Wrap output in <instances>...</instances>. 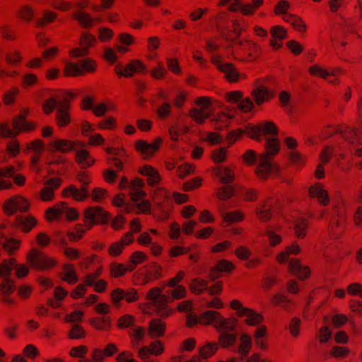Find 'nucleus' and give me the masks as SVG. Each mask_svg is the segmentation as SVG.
<instances>
[{
	"instance_id": "f257e3e1",
	"label": "nucleus",
	"mask_w": 362,
	"mask_h": 362,
	"mask_svg": "<svg viewBox=\"0 0 362 362\" xmlns=\"http://www.w3.org/2000/svg\"><path fill=\"white\" fill-rule=\"evenodd\" d=\"M334 215L329 223L328 230L333 238H338L344 232L346 219V207L343 199L334 204Z\"/></svg>"
},
{
	"instance_id": "f03ea898",
	"label": "nucleus",
	"mask_w": 362,
	"mask_h": 362,
	"mask_svg": "<svg viewBox=\"0 0 362 362\" xmlns=\"http://www.w3.org/2000/svg\"><path fill=\"white\" fill-rule=\"evenodd\" d=\"M29 265L37 271L50 270L57 265V261L38 249H31L27 255Z\"/></svg>"
},
{
	"instance_id": "7ed1b4c3",
	"label": "nucleus",
	"mask_w": 362,
	"mask_h": 362,
	"mask_svg": "<svg viewBox=\"0 0 362 362\" xmlns=\"http://www.w3.org/2000/svg\"><path fill=\"white\" fill-rule=\"evenodd\" d=\"M245 132L248 136L255 140H260L261 136L276 138L279 133L277 126L272 121H263L257 125L248 124L245 127Z\"/></svg>"
},
{
	"instance_id": "20e7f679",
	"label": "nucleus",
	"mask_w": 362,
	"mask_h": 362,
	"mask_svg": "<svg viewBox=\"0 0 362 362\" xmlns=\"http://www.w3.org/2000/svg\"><path fill=\"white\" fill-rule=\"evenodd\" d=\"M230 306L236 311V315L239 317H245V322L249 326H257L264 321L263 316L256 313L254 310L244 307L238 300L230 301Z\"/></svg>"
},
{
	"instance_id": "39448f33",
	"label": "nucleus",
	"mask_w": 362,
	"mask_h": 362,
	"mask_svg": "<svg viewBox=\"0 0 362 362\" xmlns=\"http://www.w3.org/2000/svg\"><path fill=\"white\" fill-rule=\"evenodd\" d=\"M29 201L22 195H15L5 201L3 205L4 212L11 216L17 211L26 212L30 209Z\"/></svg>"
},
{
	"instance_id": "423d86ee",
	"label": "nucleus",
	"mask_w": 362,
	"mask_h": 362,
	"mask_svg": "<svg viewBox=\"0 0 362 362\" xmlns=\"http://www.w3.org/2000/svg\"><path fill=\"white\" fill-rule=\"evenodd\" d=\"M84 217L88 229H90L94 225L106 223L110 218V214L100 206H91L85 210Z\"/></svg>"
},
{
	"instance_id": "0eeeda50",
	"label": "nucleus",
	"mask_w": 362,
	"mask_h": 362,
	"mask_svg": "<svg viewBox=\"0 0 362 362\" xmlns=\"http://www.w3.org/2000/svg\"><path fill=\"white\" fill-rule=\"evenodd\" d=\"M163 140L157 137L151 144L144 140H138L135 143V149L144 158L147 159L152 157L160 148Z\"/></svg>"
},
{
	"instance_id": "6e6552de",
	"label": "nucleus",
	"mask_w": 362,
	"mask_h": 362,
	"mask_svg": "<svg viewBox=\"0 0 362 362\" xmlns=\"http://www.w3.org/2000/svg\"><path fill=\"white\" fill-rule=\"evenodd\" d=\"M262 79H257L254 83L255 88L251 93L253 100L258 106L262 105L265 102H268L274 96V93L271 90L262 84Z\"/></svg>"
},
{
	"instance_id": "1a4fd4ad",
	"label": "nucleus",
	"mask_w": 362,
	"mask_h": 362,
	"mask_svg": "<svg viewBox=\"0 0 362 362\" xmlns=\"http://www.w3.org/2000/svg\"><path fill=\"white\" fill-rule=\"evenodd\" d=\"M77 141H73L66 139H55L52 140L47 145V149L49 152H59L62 153H69L75 150Z\"/></svg>"
},
{
	"instance_id": "9d476101",
	"label": "nucleus",
	"mask_w": 362,
	"mask_h": 362,
	"mask_svg": "<svg viewBox=\"0 0 362 362\" xmlns=\"http://www.w3.org/2000/svg\"><path fill=\"white\" fill-rule=\"evenodd\" d=\"M349 130H352L351 127H348L346 125L340 124V125H327L325 126L321 131V136L324 139H327L333 135L337 134H341L342 137L345 141H346L349 144L352 145L353 146H356L361 145L359 142H352L349 139L346 138L347 132Z\"/></svg>"
},
{
	"instance_id": "9b49d317",
	"label": "nucleus",
	"mask_w": 362,
	"mask_h": 362,
	"mask_svg": "<svg viewBox=\"0 0 362 362\" xmlns=\"http://www.w3.org/2000/svg\"><path fill=\"white\" fill-rule=\"evenodd\" d=\"M308 71L310 76L324 80L327 79L329 76H337L344 74L343 69L339 67L327 69L317 64L310 66Z\"/></svg>"
},
{
	"instance_id": "f8f14e48",
	"label": "nucleus",
	"mask_w": 362,
	"mask_h": 362,
	"mask_svg": "<svg viewBox=\"0 0 362 362\" xmlns=\"http://www.w3.org/2000/svg\"><path fill=\"white\" fill-rule=\"evenodd\" d=\"M309 197L311 199H317V202L322 206H327L330 202V198L327 190L323 184L315 182L308 189Z\"/></svg>"
},
{
	"instance_id": "ddd939ff",
	"label": "nucleus",
	"mask_w": 362,
	"mask_h": 362,
	"mask_svg": "<svg viewBox=\"0 0 362 362\" xmlns=\"http://www.w3.org/2000/svg\"><path fill=\"white\" fill-rule=\"evenodd\" d=\"M69 108L70 104L67 98L59 101L58 110L56 114V123L60 128L67 127L71 122Z\"/></svg>"
},
{
	"instance_id": "4468645a",
	"label": "nucleus",
	"mask_w": 362,
	"mask_h": 362,
	"mask_svg": "<svg viewBox=\"0 0 362 362\" xmlns=\"http://www.w3.org/2000/svg\"><path fill=\"white\" fill-rule=\"evenodd\" d=\"M165 350L163 343L160 340H155L148 346H144L138 351V356L141 360L148 359L150 356H160Z\"/></svg>"
},
{
	"instance_id": "2eb2a0df",
	"label": "nucleus",
	"mask_w": 362,
	"mask_h": 362,
	"mask_svg": "<svg viewBox=\"0 0 362 362\" xmlns=\"http://www.w3.org/2000/svg\"><path fill=\"white\" fill-rule=\"evenodd\" d=\"M351 129L352 130L347 132L346 138L352 142H359L362 145V98L358 104V117L356 125Z\"/></svg>"
},
{
	"instance_id": "dca6fc26",
	"label": "nucleus",
	"mask_w": 362,
	"mask_h": 362,
	"mask_svg": "<svg viewBox=\"0 0 362 362\" xmlns=\"http://www.w3.org/2000/svg\"><path fill=\"white\" fill-rule=\"evenodd\" d=\"M272 39L269 45L274 50L281 49L283 46V40L288 37L286 30L281 25H274L270 29Z\"/></svg>"
},
{
	"instance_id": "f3484780",
	"label": "nucleus",
	"mask_w": 362,
	"mask_h": 362,
	"mask_svg": "<svg viewBox=\"0 0 362 362\" xmlns=\"http://www.w3.org/2000/svg\"><path fill=\"white\" fill-rule=\"evenodd\" d=\"M62 184L60 178H52L45 182V186L39 193L40 199L43 202H50L54 197V190Z\"/></svg>"
},
{
	"instance_id": "a211bd4d",
	"label": "nucleus",
	"mask_w": 362,
	"mask_h": 362,
	"mask_svg": "<svg viewBox=\"0 0 362 362\" xmlns=\"http://www.w3.org/2000/svg\"><path fill=\"white\" fill-rule=\"evenodd\" d=\"M220 71L224 74L226 79L230 83H237L247 78L245 74L240 73L231 63H225L220 66Z\"/></svg>"
},
{
	"instance_id": "6ab92c4d",
	"label": "nucleus",
	"mask_w": 362,
	"mask_h": 362,
	"mask_svg": "<svg viewBox=\"0 0 362 362\" xmlns=\"http://www.w3.org/2000/svg\"><path fill=\"white\" fill-rule=\"evenodd\" d=\"M288 270L291 274L296 276L300 280H305L310 275L309 267L303 266L298 259H291L288 263Z\"/></svg>"
},
{
	"instance_id": "aec40b11",
	"label": "nucleus",
	"mask_w": 362,
	"mask_h": 362,
	"mask_svg": "<svg viewBox=\"0 0 362 362\" xmlns=\"http://www.w3.org/2000/svg\"><path fill=\"white\" fill-rule=\"evenodd\" d=\"M138 172L141 175L147 177V184L151 187L158 185L161 180L158 170L152 165H144L139 168Z\"/></svg>"
},
{
	"instance_id": "412c9836",
	"label": "nucleus",
	"mask_w": 362,
	"mask_h": 362,
	"mask_svg": "<svg viewBox=\"0 0 362 362\" xmlns=\"http://www.w3.org/2000/svg\"><path fill=\"white\" fill-rule=\"evenodd\" d=\"M62 195L64 198H73L75 201L82 202L88 197V187H81L77 188L74 185H70L64 189Z\"/></svg>"
},
{
	"instance_id": "4be33fe9",
	"label": "nucleus",
	"mask_w": 362,
	"mask_h": 362,
	"mask_svg": "<svg viewBox=\"0 0 362 362\" xmlns=\"http://www.w3.org/2000/svg\"><path fill=\"white\" fill-rule=\"evenodd\" d=\"M268 329L265 325L259 326L254 332V340L255 346L261 350L266 351L268 350Z\"/></svg>"
},
{
	"instance_id": "5701e85b",
	"label": "nucleus",
	"mask_w": 362,
	"mask_h": 362,
	"mask_svg": "<svg viewBox=\"0 0 362 362\" xmlns=\"http://www.w3.org/2000/svg\"><path fill=\"white\" fill-rule=\"evenodd\" d=\"M166 325L160 319H152L148 325V334L151 339L160 338L164 336Z\"/></svg>"
},
{
	"instance_id": "b1692460",
	"label": "nucleus",
	"mask_w": 362,
	"mask_h": 362,
	"mask_svg": "<svg viewBox=\"0 0 362 362\" xmlns=\"http://www.w3.org/2000/svg\"><path fill=\"white\" fill-rule=\"evenodd\" d=\"M238 320L235 317H223L219 313L215 329L218 332L234 331L237 328Z\"/></svg>"
},
{
	"instance_id": "393cba45",
	"label": "nucleus",
	"mask_w": 362,
	"mask_h": 362,
	"mask_svg": "<svg viewBox=\"0 0 362 362\" xmlns=\"http://www.w3.org/2000/svg\"><path fill=\"white\" fill-rule=\"evenodd\" d=\"M279 141L276 138H267L265 144V151L260 157L272 160L279 152Z\"/></svg>"
},
{
	"instance_id": "a878e982",
	"label": "nucleus",
	"mask_w": 362,
	"mask_h": 362,
	"mask_svg": "<svg viewBox=\"0 0 362 362\" xmlns=\"http://www.w3.org/2000/svg\"><path fill=\"white\" fill-rule=\"evenodd\" d=\"M59 277L62 281L71 285L76 284L78 281V277L74 264L69 263L63 265Z\"/></svg>"
},
{
	"instance_id": "bb28decb",
	"label": "nucleus",
	"mask_w": 362,
	"mask_h": 362,
	"mask_svg": "<svg viewBox=\"0 0 362 362\" xmlns=\"http://www.w3.org/2000/svg\"><path fill=\"white\" fill-rule=\"evenodd\" d=\"M66 207V202H61L45 211V219L49 222H53L60 219L64 214V209Z\"/></svg>"
},
{
	"instance_id": "cd10ccee",
	"label": "nucleus",
	"mask_w": 362,
	"mask_h": 362,
	"mask_svg": "<svg viewBox=\"0 0 362 362\" xmlns=\"http://www.w3.org/2000/svg\"><path fill=\"white\" fill-rule=\"evenodd\" d=\"M163 268L156 262L151 263L148 265L147 273L145 275L141 284L145 285L152 281L159 279L162 277Z\"/></svg>"
},
{
	"instance_id": "c85d7f7f",
	"label": "nucleus",
	"mask_w": 362,
	"mask_h": 362,
	"mask_svg": "<svg viewBox=\"0 0 362 362\" xmlns=\"http://www.w3.org/2000/svg\"><path fill=\"white\" fill-rule=\"evenodd\" d=\"M171 302L172 300L169 296L162 294L153 303L158 308V315L163 317H168L173 313V310L168 306V304Z\"/></svg>"
},
{
	"instance_id": "c756f323",
	"label": "nucleus",
	"mask_w": 362,
	"mask_h": 362,
	"mask_svg": "<svg viewBox=\"0 0 362 362\" xmlns=\"http://www.w3.org/2000/svg\"><path fill=\"white\" fill-rule=\"evenodd\" d=\"M213 172L216 177L220 179L221 183L230 184L233 182L235 179L234 172L224 166H218L213 169Z\"/></svg>"
},
{
	"instance_id": "7c9ffc66",
	"label": "nucleus",
	"mask_w": 362,
	"mask_h": 362,
	"mask_svg": "<svg viewBox=\"0 0 362 362\" xmlns=\"http://www.w3.org/2000/svg\"><path fill=\"white\" fill-rule=\"evenodd\" d=\"M252 346V340L248 334H243L240 337V344L238 347V354L240 356V360H243L249 354Z\"/></svg>"
},
{
	"instance_id": "2f4dec72",
	"label": "nucleus",
	"mask_w": 362,
	"mask_h": 362,
	"mask_svg": "<svg viewBox=\"0 0 362 362\" xmlns=\"http://www.w3.org/2000/svg\"><path fill=\"white\" fill-rule=\"evenodd\" d=\"M259 164L255 170V173L258 178L261 180L267 179L271 174L273 168L272 160L259 157Z\"/></svg>"
},
{
	"instance_id": "473e14b6",
	"label": "nucleus",
	"mask_w": 362,
	"mask_h": 362,
	"mask_svg": "<svg viewBox=\"0 0 362 362\" xmlns=\"http://www.w3.org/2000/svg\"><path fill=\"white\" fill-rule=\"evenodd\" d=\"M75 160L83 169L91 167L95 162L90 152L85 149L76 151Z\"/></svg>"
},
{
	"instance_id": "72a5a7b5",
	"label": "nucleus",
	"mask_w": 362,
	"mask_h": 362,
	"mask_svg": "<svg viewBox=\"0 0 362 362\" xmlns=\"http://www.w3.org/2000/svg\"><path fill=\"white\" fill-rule=\"evenodd\" d=\"M125 78L132 77L135 74L142 73L146 71V66L139 59L131 60L125 66Z\"/></svg>"
},
{
	"instance_id": "f704fd0d",
	"label": "nucleus",
	"mask_w": 362,
	"mask_h": 362,
	"mask_svg": "<svg viewBox=\"0 0 362 362\" xmlns=\"http://www.w3.org/2000/svg\"><path fill=\"white\" fill-rule=\"evenodd\" d=\"M13 129L18 132V135L21 132H30L35 128V124L31 122H27L25 116L18 115L13 119L12 123Z\"/></svg>"
},
{
	"instance_id": "c9c22d12",
	"label": "nucleus",
	"mask_w": 362,
	"mask_h": 362,
	"mask_svg": "<svg viewBox=\"0 0 362 362\" xmlns=\"http://www.w3.org/2000/svg\"><path fill=\"white\" fill-rule=\"evenodd\" d=\"M134 267L132 264L124 265L123 264L113 262L110 265V274L113 278H119L124 276L127 272H132Z\"/></svg>"
},
{
	"instance_id": "e433bc0d",
	"label": "nucleus",
	"mask_w": 362,
	"mask_h": 362,
	"mask_svg": "<svg viewBox=\"0 0 362 362\" xmlns=\"http://www.w3.org/2000/svg\"><path fill=\"white\" fill-rule=\"evenodd\" d=\"M283 19L284 21L290 23L299 33H303L307 30V25L303 20L297 16L287 13L284 16Z\"/></svg>"
},
{
	"instance_id": "4c0bfd02",
	"label": "nucleus",
	"mask_w": 362,
	"mask_h": 362,
	"mask_svg": "<svg viewBox=\"0 0 362 362\" xmlns=\"http://www.w3.org/2000/svg\"><path fill=\"white\" fill-rule=\"evenodd\" d=\"M16 224L22 231L28 233L37 225V220L32 216H19L16 218Z\"/></svg>"
},
{
	"instance_id": "58836bf2",
	"label": "nucleus",
	"mask_w": 362,
	"mask_h": 362,
	"mask_svg": "<svg viewBox=\"0 0 362 362\" xmlns=\"http://www.w3.org/2000/svg\"><path fill=\"white\" fill-rule=\"evenodd\" d=\"M220 335L218 339V344L222 348L228 349L233 346L237 340V335L235 333H229L228 332H219Z\"/></svg>"
},
{
	"instance_id": "ea45409f",
	"label": "nucleus",
	"mask_w": 362,
	"mask_h": 362,
	"mask_svg": "<svg viewBox=\"0 0 362 362\" xmlns=\"http://www.w3.org/2000/svg\"><path fill=\"white\" fill-rule=\"evenodd\" d=\"M189 115L198 124H202L211 115V110L207 107L193 108L190 110Z\"/></svg>"
},
{
	"instance_id": "a19ab883",
	"label": "nucleus",
	"mask_w": 362,
	"mask_h": 362,
	"mask_svg": "<svg viewBox=\"0 0 362 362\" xmlns=\"http://www.w3.org/2000/svg\"><path fill=\"white\" fill-rule=\"evenodd\" d=\"M309 224V221L306 218H301L296 220L293 226L296 237L300 239L305 238Z\"/></svg>"
},
{
	"instance_id": "79ce46f5",
	"label": "nucleus",
	"mask_w": 362,
	"mask_h": 362,
	"mask_svg": "<svg viewBox=\"0 0 362 362\" xmlns=\"http://www.w3.org/2000/svg\"><path fill=\"white\" fill-rule=\"evenodd\" d=\"M219 313L213 310H208L199 316V323L204 325H211L215 328Z\"/></svg>"
},
{
	"instance_id": "37998d69",
	"label": "nucleus",
	"mask_w": 362,
	"mask_h": 362,
	"mask_svg": "<svg viewBox=\"0 0 362 362\" xmlns=\"http://www.w3.org/2000/svg\"><path fill=\"white\" fill-rule=\"evenodd\" d=\"M270 200H267L256 210L257 218L263 222L268 221L272 217Z\"/></svg>"
},
{
	"instance_id": "c03bdc74",
	"label": "nucleus",
	"mask_w": 362,
	"mask_h": 362,
	"mask_svg": "<svg viewBox=\"0 0 362 362\" xmlns=\"http://www.w3.org/2000/svg\"><path fill=\"white\" fill-rule=\"evenodd\" d=\"M208 281L199 278L192 279L189 284L191 292L195 295H199L207 289Z\"/></svg>"
},
{
	"instance_id": "a18cd8bd",
	"label": "nucleus",
	"mask_w": 362,
	"mask_h": 362,
	"mask_svg": "<svg viewBox=\"0 0 362 362\" xmlns=\"http://www.w3.org/2000/svg\"><path fill=\"white\" fill-rule=\"evenodd\" d=\"M72 17L84 28H90L93 25L94 20L91 18L90 14L87 13L77 11L73 13Z\"/></svg>"
},
{
	"instance_id": "49530a36",
	"label": "nucleus",
	"mask_w": 362,
	"mask_h": 362,
	"mask_svg": "<svg viewBox=\"0 0 362 362\" xmlns=\"http://www.w3.org/2000/svg\"><path fill=\"white\" fill-rule=\"evenodd\" d=\"M90 323L95 329L103 331L109 330L111 326L109 317H94L90 320Z\"/></svg>"
},
{
	"instance_id": "de8ad7c7",
	"label": "nucleus",
	"mask_w": 362,
	"mask_h": 362,
	"mask_svg": "<svg viewBox=\"0 0 362 362\" xmlns=\"http://www.w3.org/2000/svg\"><path fill=\"white\" fill-rule=\"evenodd\" d=\"M38 76L33 73H26L21 77V87L23 89L32 88L37 85Z\"/></svg>"
},
{
	"instance_id": "09e8293b",
	"label": "nucleus",
	"mask_w": 362,
	"mask_h": 362,
	"mask_svg": "<svg viewBox=\"0 0 362 362\" xmlns=\"http://www.w3.org/2000/svg\"><path fill=\"white\" fill-rule=\"evenodd\" d=\"M16 260L13 258L4 260L0 263V277L8 278L11 275L12 270L14 269Z\"/></svg>"
},
{
	"instance_id": "8fccbe9b",
	"label": "nucleus",
	"mask_w": 362,
	"mask_h": 362,
	"mask_svg": "<svg viewBox=\"0 0 362 362\" xmlns=\"http://www.w3.org/2000/svg\"><path fill=\"white\" fill-rule=\"evenodd\" d=\"M248 53L247 61L252 62L257 59L261 54L260 47L255 42L247 41L245 42Z\"/></svg>"
},
{
	"instance_id": "3c124183",
	"label": "nucleus",
	"mask_w": 362,
	"mask_h": 362,
	"mask_svg": "<svg viewBox=\"0 0 362 362\" xmlns=\"http://www.w3.org/2000/svg\"><path fill=\"white\" fill-rule=\"evenodd\" d=\"M271 303L274 305H281L284 308L288 309L294 303L288 298L286 296L282 293H276L274 295L271 299Z\"/></svg>"
},
{
	"instance_id": "603ef678",
	"label": "nucleus",
	"mask_w": 362,
	"mask_h": 362,
	"mask_svg": "<svg viewBox=\"0 0 362 362\" xmlns=\"http://www.w3.org/2000/svg\"><path fill=\"white\" fill-rule=\"evenodd\" d=\"M218 344L216 342H209L200 348L199 356L206 359L214 356L218 350Z\"/></svg>"
},
{
	"instance_id": "864d4df0",
	"label": "nucleus",
	"mask_w": 362,
	"mask_h": 362,
	"mask_svg": "<svg viewBox=\"0 0 362 362\" xmlns=\"http://www.w3.org/2000/svg\"><path fill=\"white\" fill-rule=\"evenodd\" d=\"M97 43L95 37L88 32H84L81 34L79 40V45L86 48L89 51L90 47L95 46Z\"/></svg>"
},
{
	"instance_id": "5fc2aeb1",
	"label": "nucleus",
	"mask_w": 362,
	"mask_h": 362,
	"mask_svg": "<svg viewBox=\"0 0 362 362\" xmlns=\"http://www.w3.org/2000/svg\"><path fill=\"white\" fill-rule=\"evenodd\" d=\"M265 235L267 236L269 245L270 247H276L283 241L282 236L272 228H268L266 230Z\"/></svg>"
},
{
	"instance_id": "6e6d98bb",
	"label": "nucleus",
	"mask_w": 362,
	"mask_h": 362,
	"mask_svg": "<svg viewBox=\"0 0 362 362\" xmlns=\"http://www.w3.org/2000/svg\"><path fill=\"white\" fill-rule=\"evenodd\" d=\"M64 75L65 76L76 77L82 76V71L81 70V66L79 64L69 62L68 63L64 69Z\"/></svg>"
},
{
	"instance_id": "4d7b16f0",
	"label": "nucleus",
	"mask_w": 362,
	"mask_h": 362,
	"mask_svg": "<svg viewBox=\"0 0 362 362\" xmlns=\"http://www.w3.org/2000/svg\"><path fill=\"white\" fill-rule=\"evenodd\" d=\"M80 66L82 75H84L86 73L93 74L97 70V63L91 58L81 61Z\"/></svg>"
},
{
	"instance_id": "13d9d810",
	"label": "nucleus",
	"mask_w": 362,
	"mask_h": 362,
	"mask_svg": "<svg viewBox=\"0 0 362 362\" xmlns=\"http://www.w3.org/2000/svg\"><path fill=\"white\" fill-rule=\"evenodd\" d=\"M110 299L113 305L119 308L122 306V300H124V289L115 288L110 293Z\"/></svg>"
},
{
	"instance_id": "bf43d9fd",
	"label": "nucleus",
	"mask_w": 362,
	"mask_h": 362,
	"mask_svg": "<svg viewBox=\"0 0 362 362\" xmlns=\"http://www.w3.org/2000/svg\"><path fill=\"white\" fill-rule=\"evenodd\" d=\"M6 62L8 64L18 66L22 61V55L18 50H11L6 54Z\"/></svg>"
},
{
	"instance_id": "052dcab7",
	"label": "nucleus",
	"mask_w": 362,
	"mask_h": 362,
	"mask_svg": "<svg viewBox=\"0 0 362 362\" xmlns=\"http://www.w3.org/2000/svg\"><path fill=\"white\" fill-rule=\"evenodd\" d=\"M97 127L100 130H115L117 128V120L114 117L110 116L100 120Z\"/></svg>"
},
{
	"instance_id": "680f3d73",
	"label": "nucleus",
	"mask_w": 362,
	"mask_h": 362,
	"mask_svg": "<svg viewBox=\"0 0 362 362\" xmlns=\"http://www.w3.org/2000/svg\"><path fill=\"white\" fill-rule=\"evenodd\" d=\"M301 320L300 318L294 317L291 318L288 325V330L291 336L297 338L300 332Z\"/></svg>"
},
{
	"instance_id": "e2e57ef3",
	"label": "nucleus",
	"mask_w": 362,
	"mask_h": 362,
	"mask_svg": "<svg viewBox=\"0 0 362 362\" xmlns=\"http://www.w3.org/2000/svg\"><path fill=\"white\" fill-rule=\"evenodd\" d=\"M168 293L172 301L182 299L187 296V290L184 286H177Z\"/></svg>"
},
{
	"instance_id": "0e129e2a",
	"label": "nucleus",
	"mask_w": 362,
	"mask_h": 362,
	"mask_svg": "<svg viewBox=\"0 0 362 362\" xmlns=\"http://www.w3.org/2000/svg\"><path fill=\"white\" fill-rule=\"evenodd\" d=\"M233 116L228 114L221 112L218 113L215 119V127L218 129H222L228 126L230 119Z\"/></svg>"
},
{
	"instance_id": "69168bd1",
	"label": "nucleus",
	"mask_w": 362,
	"mask_h": 362,
	"mask_svg": "<svg viewBox=\"0 0 362 362\" xmlns=\"http://www.w3.org/2000/svg\"><path fill=\"white\" fill-rule=\"evenodd\" d=\"M227 153L226 148H216L211 152V158L216 163H223L226 160Z\"/></svg>"
},
{
	"instance_id": "338daca9",
	"label": "nucleus",
	"mask_w": 362,
	"mask_h": 362,
	"mask_svg": "<svg viewBox=\"0 0 362 362\" xmlns=\"http://www.w3.org/2000/svg\"><path fill=\"white\" fill-rule=\"evenodd\" d=\"M34 16V11L32 7L28 5L21 6L18 11V17L23 21H30Z\"/></svg>"
},
{
	"instance_id": "774afa93",
	"label": "nucleus",
	"mask_w": 362,
	"mask_h": 362,
	"mask_svg": "<svg viewBox=\"0 0 362 362\" xmlns=\"http://www.w3.org/2000/svg\"><path fill=\"white\" fill-rule=\"evenodd\" d=\"M86 230L81 225H76L72 230L67 233V236L72 242L79 240L85 233Z\"/></svg>"
}]
</instances>
